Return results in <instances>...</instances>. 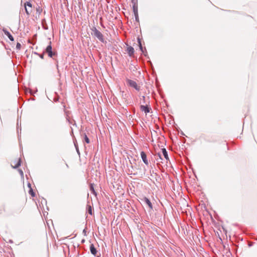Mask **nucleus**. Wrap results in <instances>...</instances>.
<instances>
[{
	"label": "nucleus",
	"mask_w": 257,
	"mask_h": 257,
	"mask_svg": "<svg viewBox=\"0 0 257 257\" xmlns=\"http://www.w3.org/2000/svg\"><path fill=\"white\" fill-rule=\"evenodd\" d=\"M92 31L93 32L94 36L96 37L101 42L104 43L105 42L102 34L96 28L94 27L92 29Z\"/></svg>",
	"instance_id": "1"
},
{
	"label": "nucleus",
	"mask_w": 257,
	"mask_h": 257,
	"mask_svg": "<svg viewBox=\"0 0 257 257\" xmlns=\"http://www.w3.org/2000/svg\"><path fill=\"white\" fill-rule=\"evenodd\" d=\"M45 53H47L48 56L52 58H54V57L56 55V53L52 51L51 42L50 41L49 42V45L46 47L45 50Z\"/></svg>",
	"instance_id": "2"
},
{
	"label": "nucleus",
	"mask_w": 257,
	"mask_h": 257,
	"mask_svg": "<svg viewBox=\"0 0 257 257\" xmlns=\"http://www.w3.org/2000/svg\"><path fill=\"white\" fill-rule=\"evenodd\" d=\"M26 13L29 15L32 12V5L30 2H27L25 4Z\"/></svg>",
	"instance_id": "3"
},
{
	"label": "nucleus",
	"mask_w": 257,
	"mask_h": 257,
	"mask_svg": "<svg viewBox=\"0 0 257 257\" xmlns=\"http://www.w3.org/2000/svg\"><path fill=\"white\" fill-rule=\"evenodd\" d=\"M126 82H127V84L128 85H129L130 86L134 88L137 90H140V87H139L138 86L137 83H136V81H135L134 80H132L127 79L126 80Z\"/></svg>",
	"instance_id": "4"
},
{
	"label": "nucleus",
	"mask_w": 257,
	"mask_h": 257,
	"mask_svg": "<svg viewBox=\"0 0 257 257\" xmlns=\"http://www.w3.org/2000/svg\"><path fill=\"white\" fill-rule=\"evenodd\" d=\"M141 110L144 112L146 114L149 113L151 110V108L149 107L148 105H141L140 106Z\"/></svg>",
	"instance_id": "5"
},
{
	"label": "nucleus",
	"mask_w": 257,
	"mask_h": 257,
	"mask_svg": "<svg viewBox=\"0 0 257 257\" xmlns=\"http://www.w3.org/2000/svg\"><path fill=\"white\" fill-rule=\"evenodd\" d=\"M132 2L134 4V5H133L134 13L136 19V20H137L138 18V8H137V7L136 6L135 0H132Z\"/></svg>",
	"instance_id": "6"
},
{
	"label": "nucleus",
	"mask_w": 257,
	"mask_h": 257,
	"mask_svg": "<svg viewBox=\"0 0 257 257\" xmlns=\"http://www.w3.org/2000/svg\"><path fill=\"white\" fill-rule=\"evenodd\" d=\"M141 158H142L144 163L146 165H148L149 164V162L147 159V156H146V154H145V153L144 152H142L141 153Z\"/></svg>",
	"instance_id": "7"
},
{
	"label": "nucleus",
	"mask_w": 257,
	"mask_h": 257,
	"mask_svg": "<svg viewBox=\"0 0 257 257\" xmlns=\"http://www.w3.org/2000/svg\"><path fill=\"white\" fill-rule=\"evenodd\" d=\"M142 200L144 201L146 204H147L150 209L153 208L152 203L148 198L144 197L143 199H142Z\"/></svg>",
	"instance_id": "8"
},
{
	"label": "nucleus",
	"mask_w": 257,
	"mask_h": 257,
	"mask_svg": "<svg viewBox=\"0 0 257 257\" xmlns=\"http://www.w3.org/2000/svg\"><path fill=\"white\" fill-rule=\"evenodd\" d=\"M3 31L4 32V34L7 36H8V37L9 38V39L11 41H14V39L13 38V37L12 36V35L7 30V29H6L5 28H4L3 29Z\"/></svg>",
	"instance_id": "9"
},
{
	"label": "nucleus",
	"mask_w": 257,
	"mask_h": 257,
	"mask_svg": "<svg viewBox=\"0 0 257 257\" xmlns=\"http://www.w3.org/2000/svg\"><path fill=\"white\" fill-rule=\"evenodd\" d=\"M20 165H21V159L20 158H19L18 159L17 161H14L11 164V166L14 168H17L19 167Z\"/></svg>",
	"instance_id": "10"
},
{
	"label": "nucleus",
	"mask_w": 257,
	"mask_h": 257,
	"mask_svg": "<svg viewBox=\"0 0 257 257\" xmlns=\"http://www.w3.org/2000/svg\"><path fill=\"white\" fill-rule=\"evenodd\" d=\"M134 52V49L132 46H129L127 48V52L130 56H133Z\"/></svg>",
	"instance_id": "11"
},
{
	"label": "nucleus",
	"mask_w": 257,
	"mask_h": 257,
	"mask_svg": "<svg viewBox=\"0 0 257 257\" xmlns=\"http://www.w3.org/2000/svg\"><path fill=\"white\" fill-rule=\"evenodd\" d=\"M90 250L93 255L96 256L97 251L93 244H91L90 245Z\"/></svg>",
	"instance_id": "12"
},
{
	"label": "nucleus",
	"mask_w": 257,
	"mask_h": 257,
	"mask_svg": "<svg viewBox=\"0 0 257 257\" xmlns=\"http://www.w3.org/2000/svg\"><path fill=\"white\" fill-rule=\"evenodd\" d=\"M163 155L164 157V158L166 159L167 161L169 160V156L168 155L167 151H166V149L163 148L162 149Z\"/></svg>",
	"instance_id": "13"
},
{
	"label": "nucleus",
	"mask_w": 257,
	"mask_h": 257,
	"mask_svg": "<svg viewBox=\"0 0 257 257\" xmlns=\"http://www.w3.org/2000/svg\"><path fill=\"white\" fill-rule=\"evenodd\" d=\"M90 190L92 193L94 194L95 196L96 195V193L94 190L93 185L92 184H91L90 185Z\"/></svg>",
	"instance_id": "14"
},
{
	"label": "nucleus",
	"mask_w": 257,
	"mask_h": 257,
	"mask_svg": "<svg viewBox=\"0 0 257 257\" xmlns=\"http://www.w3.org/2000/svg\"><path fill=\"white\" fill-rule=\"evenodd\" d=\"M28 186L30 188V190L29 191L30 194H31V196L33 197L35 196V193L33 191L32 188H31V184L30 183L28 184Z\"/></svg>",
	"instance_id": "15"
},
{
	"label": "nucleus",
	"mask_w": 257,
	"mask_h": 257,
	"mask_svg": "<svg viewBox=\"0 0 257 257\" xmlns=\"http://www.w3.org/2000/svg\"><path fill=\"white\" fill-rule=\"evenodd\" d=\"M84 141L87 144H89V140L88 138L87 137V136L86 135H85V136H84Z\"/></svg>",
	"instance_id": "16"
},
{
	"label": "nucleus",
	"mask_w": 257,
	"mask_h": 257,
	"mask_svg": "<svg viewBox=\"0 0 257 257\" xmlns=\"http://www.w3.org/2000/svg\"><path fill=\"white\" fill-rule=\"evenodd\" d=\"M138 42H139V44L140 49H141V50L142 52H143V47H142V45L141 44V41H140V39H138Z\"/></svg>",
	"instance_id": "17"
},
{
	"label": "nucleus",
	"mask_w": 257,
	"mask_h": 257,
	"mask_svg": "<svg viewBox=\"0 0 257 257\" xmlns=\"http://www.w3.org/2000/svg\"><path fill=\"white\" fill-rule=\"evenodd\" d=\"M21 48V45L20 43H17L16 45V49L18 50H20Z\"/></svg>",
	"instance_id": "18"
},
{
	"label": "nucleus",
	"mask_w": 257,
	"mask_h": 257,
	"mask_svg": "<svg viewBox=\"0 0 257 257\" xmlns=\"http://www.w3.org/2000/svg\"><path fill=\"white\" fill-rule=\"evenodd\" d=\"M88 213L91 215L92 214V209L90 206L88 207Z\"/></svg>",
	"instance_id": "19"
},
{
	"label": "nucleus",
	"mask_w": 257,
	"mask_h": 257,
	"mask_svg": "<svg viewBox=\"0 0 257 257\" xmlns=\"http://www.w3.org/2000/svg\"><path fill=\"white\" fill-rule=\"evenodd\" d=\"M19 172L22 176H23L24 175L23 172L22 170H19Z\"/></svg>",
	"instance_id": "20"
},
{
	"label": "nucleus",
	"mask_w": 257,
	"mask_h": 257,
	"mask_svg": "<svg viewBox=\"0 0 257 257\" xmlns=\"http://www.w3.org/2000/svg\"><path fill=\"white\" fill-rule=\"evenodd\" d=\"M157 156H158V157H159V158H160L161 160H162V157H161V154H160V153H158V154H157Z\"/></svg>",
	"instance_id": "21"
},
{
	"label": "nucleus",
	"mask_w": 257,
	"mask_h": 257,
	"mask_svg": "<svg viewBox=\"0 0 257 257\" xmlns=\"http://www.w3.org/2000/svg\"><path fill=\"white\" fill-rule=\"evenodd\" d=\"M83 234H84L85 235H86V229H83Z\"/></svg>",
	"instance_id": "22"
},
{
	"label": "nucleus",
	"mask_w": 257,
	"mask_h": 257,
	"mask_svg": "<svg viewBox=\"0 0 257 257\" xmlns=\"http://www.w3.org/2000/svg\"><path fill=\"white\" fill-rule=\"evenodd\" d=\"M43 56H44V54H42L40 55V57L41 58H43Z\"/></svg>",
	"instance_id": "23"
},
{
	"label": "nucleus",
	"mask_w": 257,
	"mask_h": 257,
	"mask_svg": "<svg viewBox=\"0 0 257 257\" xmlns=\"http://www.w3.org/2000/svg\"><path fill=\"white\" fill-rule=\"evenodd\" d=\"M97 257H100V255L97 256Z\"/></svg>",
	"instance_id": "24"
}]
</instances>
